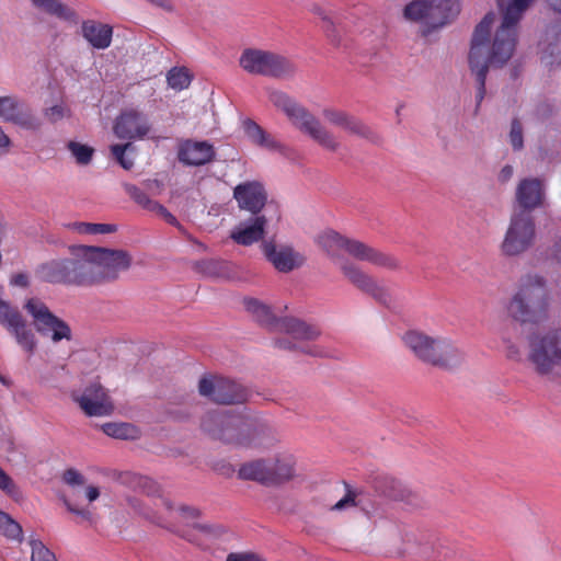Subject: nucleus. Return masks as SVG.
<instances>
[{
    "label": "nucleus",
    "instance_id": "nucleus-60",
    "mask_svg": "<svg viewBox=\"0 0 561 561\" xmlns=\"http://www.w3.org/2000/svg\"><path fill=\"white\" fill-rule=\"evenodd\" d=\"M85 496L90 502H93L100 496V491L96 486L90 485L85 490Z\"/></svg>",
    "mask_w": 561,
    "mask_h": 561
},
{
    "label": "nucleus",
    "instance_id": "nucleus-1",
    "mask_svg": "<svg viewBox=\"0 0 561 561\" xmlns=\"http://www.w3.org/2000/svg\"><path fill=\"white\" fill-rule=\"evenodd\" d=\"M501 24L495 32L493 42L490 34L495 13L489 12L476 26L469 53V65L476 75L478 90L476 94L479 106L485 95V80L490 66L502 67L512 57L517 38V25L530 2H497Z\"/></svg>",
    "mask_w": 561,
    "mask_h": 561
},
{
    "label": "nucleus",
    "instance_id": "nucleus-32",
    "mask_svg": "<svg viewBox=\"0 0 561 561\" xmlns=\"http://www.w3.org/2000/svg\"><path fill=\"white\" fill-rule=\"evenodd\" d=\"M243 129L247 137L256 146L273 151H283L284 146L272 135L266 133L259 124L248 118L243 122Z\"/></svg>",
    "mask_w": 561,
    "mask_h": 561
},
{
    "label": "nucleus",
    "instance_id": "nucleus-2",
    "mask_svg": "<svg viewBox=\"0 0 561 561\" xmlns=\"http://www.w3.org/2000/svg\"><path fill=\"white\" fill-rule=\"evenodd\" d=\"M202 428L214 438L244 447L262 445L263 428L245 415L224 411H210L202 420Z\"/></svg>",
    "mask_w": 561,
    "mask_h": 561
},
{
    "label": "nucleus",
    "instance_id": "nucleus-42",
    "mask_svg": "<svg viewBox=\"0 0 561 561\" xmlns=\"http://www.w3.org/2000/svg\"><path fill=\"white\" fill-rule=\"evenodd\" d=\"M274 343H275V346L280 350H286V351L299 350L300 352L312 355V356H319V357L325 356V353L322 350H320L318 346L298 347L296 343L289 341L287 337L277 339V340H275Z\"/></svg>",
    "mask_w": 561,
    "mask_h": 561
},
{
    "label": "nucleus",
    "instance_id": "nucleus-21",
    "mask_svg": "<svg viewBox=\"0 0 561 561\" xmlns=\"http://www.w3.org/2000/svg\"><path fill=\"white\" fill-rule=\"evenodd\" d=\"M233 198L240 209L260 216L259 214L266 204L267 193L260 182L249 181L240 183L233 188Z\"/></svg>",
    "mask_w": 561,
    "mask_h": 561
},
{
    "label": "nucleus",
    "instance_id": "nucleus-3",
    "mask_svg": "<svg viewBox=\"0 0 561 561\" xmlns=\"http://www.w3.org/2000/svg\"><path fill=\"white\" fill-rule=\"evenodd\" d=\"M546 282L538 275H526L519 280L516 293L507 305L511 318L520 323L537 324L548 316Z\"/></svg>",
    "mask_w": 561,
    "mask_h": 561
},
{
    "label": "nucleus",
    "instance_id": "nucleus-24",
    "mask_svg": "<svg viewBox=\"0 0 561 561\" xmlns=\"http://www.w3.org/2000/svg\"><path fill=\"white\" fill-rule=\"evenodd\" d=\"M262 250L265 257L282 273H289L300 267L305 262V257L291 247L284 245L277 248L273 242H264Z\"/></svg>",
    "mask_w": 561,
    "mask_h": 561
},
{
    "label": "nucleus",
    "instance_id": "nucleus-6",
    "mask_svg": "<svg viewBox=\"0 0 561 561\" xmlns=\"http://www.w3.org/2000/svg\"><path fill=\"white\" fill-rule=\"evenodd\" d=\"M268 100L275 107L285 113L297 129L308 135L319 146L332 152L340 148V142L334 135L329 131L313 114L294 101L285 92L277 90L270 91Z\"/></svg>",
    "mask_w": 561,
    "mask_h": 561
},
{
    "label": "nucleus",
    "instance_id": "nucleus-55",
    "mask_svg": "<svg viewBox=\"0 0 561 561\" xmlns=\"http://www.w3.org/2000/svg\"><path fill=\"white\" fill-rule=\"evenodd\" d=\"M65 504L71 513H75L79 516H81L83 519L88 520L89 523H92V514L83 508H78L73 504H71L68 500H65Z\"/></svg>",
    "mask_w": 561,
    "mask_h": 561
},
{
    "label": "nucleus",
    "instance_id": "nucleus-9",
    "mask_svg": "<svg viewBox=\"0 0 561 561\" xmlns=\"http://www.w3.org/2000/svg\"><path fill=\"white\" fill-rule=\"evenodd\" d=\"M527 359L539 376H550L561 368V328L531 336Z\"/></svg>",
    "mask_w": 561,
    "mask_h": 561
},
{
    "label": "nucleus",
    "instance_id": "nucleus-61",
    "mask_svg": "<svg viewBox=\"0 0 561 561\" xmlns=\"http://www.w3.org/2000/svg\"><path fill=\"white\" fill-rule=\"evenodd\" d=\"M12 522L13 519L8 514L0 511V533L9 523Z\"/></svg>",
    "mask_w": 561,
    "mask_h": 561
},
{
    "label": "nucleus",
    "instance_id": "nucleus-34",
    "mask_svg": "<svg viewBox=\"0 0 561 561\" xmlns=\"http://www.w3.org/2000/svg\"><path fill=\"white\" fill-rule=\"evenodd\" d=\"M310 10L321 20V27L325 32L330 42L333 45L339 46L341 43V37L336 32L335 24L340 22V15L320 3H313Z\"/></svg>",
    "mask_w": 561,
    "mask_h": 561
},
{
    "label": "nucleus",
    "instance_id": "nucleus-50",
    "mask_svg": "<svg viewBox=\"0 0 561 561\" xmlns=\"http://www.w3.org/2000/svg\"><path fill=\"white\" fill-rule=\"evenodd\" d=\"M0 489L8 495L14 497L19 494V490L9 474L0 468Z\"/></svg>",
    "mask_w": 561,
    "mask_h": 561
},
{
    "label": "nucleus",
    "instance_id": "nucleus-46",
    "mask_svg": "<svg viewBox=\"0 0 561 561\" xmlns=\"http://www.w3.org/2000/svg\"><path fill=\"white\" fill-rule=\"evenodd\" d=\"M32 561H56L55 554L39 540H32Z\"/></svg>",
    "mask_w": 561,
    "mask_h": 561
},
{
    "label": "nucleus",
    "instance_id": "nucleus-63",
    "mask_svg": "<svg viewBox=\"0 0 561 561\" xmlns=\"http://www.w3.org/2000/svg\"><path fill=\"white\" fill-rule=\"evenodd\" d=\"M187 540L191 541V542L196 543L198 547H201L204 550L208 549V545H206L205 542L198 540L195 536L194 537H188Z\"/></svg>",
    "mask_w": 561,
    "mask_h": 561
},
{
    "label": "nucleus",
    "instance_id": "nucleus-18",
    "mask_svg": "<svg viewBox=\"0 0 561 561\" xmlns=\"http://www.w3.org/2000/svg\"><path fill=\"white\" fill-rule=\"evenodd\" d=\"M114 134L121 139L138 140L147 137L151 124L146 114L135 108L123 111L116 118Z\"/></svg>",
    "mask_w": 561,
    "mask_h": 561
},
{
    "label": "nucleus",
    "instance_id": "nucleus-27",
    "mask_svg": "<svg viewBox=\"0 0 561 561\" xmlns=\"http://www.w3.org/2000/svg\"><path fill=\"white\" fill-rule=\"evenodd\" d=\"M324 119L333 126L340 127L350 134L373 138V130L357 117L340 110L324 108L322 112Z\"/></svg>",
    "mask_w": 561,
    "mask_h": 561
},
{
    "label": "nucleus",
    "instance_id": "nucleus-49",
    "mask_svg": "<svg viewBox=\"0 0 561 561\" xmlns=\"http://www.w3.org/2000/svg\"><path fill=\"white\" fill-rule=\"evenodd\" d=\"M69 110L61 104H56L45 110L44 115L50 123H56L67 116Z\"/></svg>",
    "mask_w": 561,
    "mask_h": 561
},
{
    "label": "nucleus",
    "instance_id": "nucleus-45",
    "mask_svg": "<svg viewBox=\"0 0 561 561\" xmlns=\"http://www.w3.org/2000/svg\"><path fill=\"white\" fill-rule=\"evenodd\" d=\"M508 137L510 142L515 151H519L524 148L523 125L517 117L513 118L511 123Z\"/></svg>",
    "mask_w": 561,
    "mask_h": 561
},
{
    "label": "nucleus",
    "instance_id": "nucleus-48",
    "mask_svg": "<svg viewBox=\"0 0 561 561\" xmlns=\"http://www.w3.org/2000/svg\"><path fill=\"white\" fill-rule=\"evenodd\" d=\"M225 265H226L225 262L216 261V260L203 261L201 263L203 272L205 274H207L208 276H213V277H220L222 275L221 270L224 268Z\"/></svg>",
    "mask_w": 561,
    "mask_h": 561
},
{
    "label": "nucleus",
    "instance_id": "nucleus-58",
    "mask_svg": "<svg viewBox=\"0 0 561 561\" xmlns=\"http://www.w3.org/2000/svg\"><path fill=\"white\" fill-rule=\"evenodd\" d=\"M513 173H514V170H513L512 165H510V164L504 165L499 173V181L501 183H506L507 181L511 180V178L513 176Z\"/></svg>",
    "mask_w": 561,
    "mask_h": 561
},
{
    "label": "nucleus",
    "instance_id": "nucleus-38",
    "mask_svg": "<svg viewBox=\"0 0 561 561\" xmlns=\"http://www.w3.org/2000/svg\"><path fill=\"white\" fill-rule=\"evenodd\" d=\"M69 228L80 234H106L116 231V226L112 224L73 222Z\"/></svg>",
    "mask_w": 561,
    "mask_h": 561
},
{
    "label": "nucleus",
    "instance_id": "nucleus-43",
    "mask_svg": "<svg viewBox=\"0 0 561 561\" xmlns=\"http://www.w3.org/2000/svg\"><path fill=\"white\" fill-rule=\"evenodd\" d=\"M346 489V494L331 507L332 511H343L348 507L362 505V494L351 490L347 484Z\"/></svg>",
    "mask_w": 561,
    "mask_h": 561
},
{
    "label": "nucleus",
    "instance_id": "nucleus-20",
    "mask_svg": "<svg viewBox=\"0 0 561 561\" xmlns=\"http://www.w3.org/2000/svg\"><path fill=\"white\" fill-rule=\"evenodd\" d=\"M73 399L89 416H104L113 411V404L100 383H91L82 394L73 396Z\"/></svg>",
    "mask_w": 561,
    "mask_h": 561
},
{
    "label": "nucleus",
    "instance_id": "nucleus-47",
    "mask_svg": "<svg viewBox=\"0 0 561 561\" xmlns=\"http://www.w3.org/2000/svg\"><path fill=\"white\" fill-rule=\"evenodd\" d=\"M226 561H266V559L257 552L251 550L230 552Z\"/></svg>",
    "mask_w": 561,
    "mask_h": 561
},
{
    "label": "nucleus",
    "instance_id": "nucleus-54",
    "mask_svg": "<svg viewBox=\"0 0 561 561\" xmlns=\"http://www.w3.org/2000/svg\"><path fill=\"white\" fill-rule=\"evenodd\" d=\"M194 529L207 536H219L222 533L221 527L206 524H195Z\"/></svg>",
    "mask_w": 561,
    "mask_h": 561
},
{
    "label": "nucleus",
    "instance_id": "nucleus-44",
    "mask_svg": "<svg viewBox=\"0 0 561 561\" xmlns=\"http://www.w3.org/2000/svg\"><path fill=\"white\" fill-rule=\"evenodd\" d=\"M133 148L134 147L130 142L124 145H113L111 147L113 157L125 170H130L134 167V161L126 157V151Z\"/></svg>",
    "mask_w": 561,
    "mask_h": 561
},
{
    "label": "nucleus",
    "instance_id": "nucleus-51",
    "mask_svg": "<svg viewBox=\"0 0 561 561\" xmlns=\"http://www.w3.org/2000/svg\"><path fill=\"white\" fill-rule=\"evenodd\" d=\"M150 211L158 214L161 216L168 224L178 227L179 229H182V226L178 221L174 215H172L163 205L156 202L153 207L150 209Z\"/></svg>",
    "mask_w": 561,
    "mask_h": 561
},
{
    "label": "nucleus",
    "instance_id": "nucleus-25",
    "mask_svg": "<svg viewBox=\"0 0 561 561\" xmlns=\"http://www.w3.org/2000/svg\"><path fill=\"white\" fill-rule=\"evenodd\" d=\"M344 276L359 290L370 295L376 300L386 304L389 300L387 290L380 287L368 274L353 263L343 262L340 265Z\"/></svg>",
    "mask_w": 561,
    "mask_h": 561
},
{
    "label": "nucleus",
    "instance_id": "nucleus-62",
    "mask_svg": "<svg viewBox=\"0 0 561 561\" xmlns=\"http://www.w3.org/2000/svg\"><path fill=\"white\" fill-rule=\"evenodd\" d=\"M554 256L561 263V239L554 244Z\"/></svg>",
    "mask_w": 561,
    "mask_h": 561
},
{
    "label": "nucleus",
    "instance_id": "nucleus-37",
    "mask_svg": "<svg viewBox=\"0 0 561 561\" xmlns=\"http://www.w3.org/2000/svg\"><path fill=\"white\" fill-rule=\"evenodd\" d=\"M42 12L56 15L59 19L76 22V13L64 2H34Z\"/></svg>",
    "mask_w": 561,
    "mask_h": 561
},
{
    "label": "nucleus",
    "instance_id": "nucleus-15",
    "mask_svg": "<svg viewBox=\"0 0 561 561\" xmlns=\"http://www.w3.org/2000/svg\"><path fill=\"white\" fill-rule=\"evenodd\" d=\"M0 324L11 333L16 343L30 355L36 350V339L32 329L16 307L0 299Z\"/></svg>",
    "mask_w": 561,
    "mask_h": 561
},
{
    "label": "nucleus",
    "instance_id": "nucleus-35",
    "mask_svg": "<svg viewBox=\"0 0 561 561\" xmlns=\"http://www.w3.org/2000/svg\"><path fill=\"white\" fill-rule=\"evenodd\" d=\"M375 489L383 496L394 501H408L411 492L396 478L379 477L375 482Z\"/></svg>",
    "mask_w": 561,
    "mask_h": 561
},
{
    "label": "nucleus",
    "instance_id": "nucleus-22",
    "mask_svg": "<svg viewBox=\"0 0 561 561\" xmlns=\"http://www.w3.org/2000/svg\"><path fill=\"white\" fill-rule=\"evenodd\" d=\"M70 257H57L38 264L35 277L43 283L71 286Z\"/></svg>",
    "mask_w": 561,
    "mask_h": 561
},
{
    "label": "nucleus",
    "instance_id": "nucleus-8",
    "mask_svg": "<svg viewBox=\"0 0 561 561\" xmlns=\"http://www.w3.org/2000/svg\"><path fill=\"white\" fill-rule=\"evenodd\" d=\"M243 305L245 310L261 325L273 328L276 331L286 333L297 341H313L320 335V330L312 324L296 318L277 319L270 306L263 304L256 298H244Z\"/></svg>",
    "mask_w": 561,
    "mask_h": 561
},
{
    "label": "nucleus",
    "instance_id": "nucleus-19",
    "mask_svg": "<svg viewBox=\"0 0 561 561\" xmlns=\"http://www.w3.org/2000/svg\"><path fill=\"white\" fill-rule=\"evenodd\" d=\"M0 118L27 130L41 127V122L28 106L14 96H0Z\"/></svg>",
    "mask_w": 561,
    "mask_h": 561
},
{
    "label": "nucleus",
    "instance_id": "nucleus-53",
    "mask_svg": "<svg viewBox=\"0 0 561 561\" xmlns=\"http://www.w3.org/2000/svg\"><path fill=\"white\" fill-rule=\"evenodd\" d=\"M0 534L12 539H19L22 534V528L13 520L12 523H9Z\"/></svg>",
    "mask_w": 561,
    "mask_h": 561
},
{
    "label": "nucleus",
    "instance_id": "nucleus-23",
    "mask_svg": "<svg viewBox=\"0 0 561 561\" xmlns=\"http://www.w3.org/2000/svg\"><path fill=\"white\" fill-rule=\"evenodd\" d=\"M215 156L214 146L206 140H183L178 150L179 161L191 167L205 165L211 162Z\"/></svg>",
    "mask_w": 561,
    "mask_h": 561
},
{
    "label": "nucleus",
    "instance_id": "nucleus-28",
    "mask_svg": "<svg viewBox=\"0 0 561 561\" xmlns=\"http://www.w3.org/2000/svg\"><path fill=\"white\" fill-rule=\"evenodd\" d=\"M267 219L265 216H255L251 222L239 224L230 233V238L240 245H252L263 239Z\"/></svg>",
    "mask_w": 561,
    "mask_h": 561
},
{
    "label": "nucleus",
    "instance_id": "nucleus-17",
    "mask_svg": "<svg viewBox=\"0 0 561 561\" xmlns=\"http://www.w3.org/2000/svg\"><path fill=\"white\" fill-rule=\"evenodd\" d=\"M101 283L115 280L119 273L127 271L131 265V256L125 250H114L92 247Z\"/></svg>",
    "mask_w": 561,
    "mask_h": 561
},
{
    "label": "nucleus",
    "instance_id": "nucleus-4",
    "mask_svg": "<svg viewBox=\"0 0 561 561\" xmlns=\"http://www.w3.org/2000/svg\"><path fill=\"white\" fill-rule=\"evenodd\" d=\"M402 341L420 360L442 369H454L465 359L462 351L447 337H433L411 330L402 336Z\"/></svg>",
    "mask_w": 561,
    "mask_h": 561
},
{
    "label": "nucleus",
    "instance_id": "nucleus-40",
    "mask_svg": "<svg viewBox=\"0 0 561 561\" xmlns=\"http://www.w3.org/2000/svg\"><path fill=\"white\" fill-rule=\"evenodd\" d=\"M123 187L125 192L128 194V196L140 207L144 209H147L150 211V209L156 204V201H152L149 198V196L140 190L138 186L130 184V183H124Z\"/></svg>",
    "mask_w": 561,
    "mask_h": 561
},
{
    "label": "nucleus",
    "instance_id": "nucleus-31",
    "mask_svg": "<svg viewBox=\"0 0 561 561\" xmlns=\"http://www.w3.org/2000/svg\"><path fill=\"white\" fill-rule=\"evenodd\" d=\"M270 459H255L240 466L238 478L270 486Z\"/></svg>",
    "mask_w": 561,
    "mask_h": 561
},
{
    "label": "nucleus",
    "instance_id": "nucleus-10",
    "mask_svg": "<svg viewBox=\"0 0 561 561\" xmlns=\"http://www.w3.org/2000/svg\"><path fill=\"white\" fill-rule=\"evenodd\" d=\"M239 65L248 73L274 78L290 76L296 70L288 58L256 48H245L240 55Z\"/></svg>",
    "mask_w": 561,
    "mask_h": 561
},
{
    "label": "nucleus",
    "instance_id": "nucleus-16",
    "mask_svg": "<svg viewBox=\"0 0 561 561\" xmlns=\"http://www.w3.org/2000/svg\"><path fill=\"white\" fill-rule=\"evenodd\" d=\"M71 261V286L90 287L102 284L96 266L92 245H80L75 249Z\"/></svg>",
    "mask_w": 561,
    "mask_h": 561
},
{
    "label": "nucleus",
    "instance_id": "nucleus-5",
    "mask_svg": "<svg viewBox=\"0 0 561 561\" xmlns=\"http://www.w3.org/2000/svg\"><path fill=\"white\" fill-rule=\"evenodd\" d=\"M402 341L420 360L442 369H454L465 359L462 351L447 337H433L411 330L402 336Z\"/></svg>",
    "mask_w": 561,
    "mask_h": 561
},
{
    "label": "nucleus",
    "instance_id": "nucleus-30",
    "mask_svg": "<svg viewBox=\"0 0 561 561\" xmlns=\"http://www.w3.org/2000/svg\"><path fill=\"white\" fill-rule=\"evenodd\" d=\"M295 459L291 455H282L270 459V486L280 485L295 477Z\"/></svg>",
    "mask_w": 561,
    "mask_h": 561
},
{
    "label": "nucleus",
    "instance_id": "nucleus-33",
    "mask_svg": "<svg viewBox=\"0 0 561 561\" xmlns=\"http://www.w3.org/2000/svg\"><path fill=\"white\" fill-rule=\"evenodd\" d=\"M243 129L247 137L256 146L273 151H283L284 146L272 135L266 133L259 124L248 118L243 122Z\"/></svg>",
    "mask_w": 561,
    "mask_h": 561
},
{
    "label": "nucleus",
    "instance_id": "nucleus-39",
    "mask_svg": "<svg viewBox=\"0 0 561 561\" xmlns=\"http://www.w3.org/2000/svg\"><path fill=\"white\" fill-rule=\"evenodd\" d=\"M191 76L185 68H172L167 75L168 84L174 90H183L188 88Z\"/></svg>",
    "mask_w": 561,
    "mask_h": 561
},
{
    "label": "nucleus",
    "instance_id": "nucleus-56",
    "mask_svg": "<svg viewBox=\"0 0 561 561\" xmlns=\"http://www.w3.org/2000/svg\"><path fill=\"white\" fill-rule=\"evenodd\" d=\"M11 284L14 285V286L23 287V288L28 287L30 286V279H28L27 274H25V273H18V274L13 275V277L11 279Z\"/></svg>",
    "mask_w": 561,
    "mask_h": 561
},
{
    "label": "nucleus",
    "instance_id": "nucleus-11",
    "mask_svg": "<svg viewBox=\"0 0 561 561\" xmlns=\"http://www.w3.org/2000/svg\"><path fill=\"white\" fill-rule=\"evenodd\" d=\"M535 239L536 225L533 215L525 210H514L501 243V251L506 256H517L529 250Z\"/></svg>",
    "mask_w": 561,
    "mask_h": 561
},
{
    "label": "nucleus",
    "instance_id": "nucleus-57",
    "mask_svg": "<svg viewBox=\"0 0 561 561\" xmlns=\"http://www.w3.org/2000/svg\"><path fill=\"white\" fill-rule=\"evenodd\" d=\"M546 36L547 39L556 38L558 42H561V25H550L546 31Z\"/></svg>",
    "mask_w": 561,
    "mask_h": 561
},
{
    "label": "nucleus",
    "instance_id": "nucleus-26",
    "mask_svg": "<svg viewBox=\"0 0 561 561\" xmlns=\"http://www.w3.org/2000/svg\"><path fill=\"white\" fill-rule=\"evenodd\" d=\"M515 198L519 207L518 210L531 214L534 209L543 205L545 188L542 181L533 178L523 179L516 187Z\"/></svg>",
    "mask_w": 561,
    "mask_h": 561
},
{
    "label": "nucleus",
    "instance_id": "nucleus-59",
    "mask_svg": "<svg viewBox=\"0 0 561 561\" xmlns=\"http://www.w3.org/2000/svg\"><path fill=\"white\" fill-rule=\"evenodd\" d=\"M181 511V514L185 517V518H197L199 516V512L198 510L194 508V507H187V506H182L180 508Z\"/></svg>",
    "mask_w": 561,
    "mask_h": 561
},
{
    "label": "nucleus",
    "instance_id": "nucleus-29",
    "mask_svg": "<svg viewBox=\"0 0 561 561\" xmlns=\"http://www.w3.org/2000/svg\"><path fill=\"white\" fill-rule=\"evenodd\" d=\"M82 36L95 49L110 47L113 37V27L95 20L82 22Z\"/></svg>",
    "mask_w": 561,
    "mask_h": 561
},
{
    "label": "nucleus",
    "instance_id": "nucleus-36",
    "mask_svg": "<svg viewBox=\"0 0 561 561\" xmlns=\"http://www.w3.org/2000/svg\"><path fill=\"white\" fill-rule=\"evenodd\" d=\"M103 432L117 439H136L139 437V430L130 423L108 422L102 425Z\"/></svg>",
    "mask_w": 561,
    "mask_h": 561
},
{
    "label": "nucleus",
    "instance_id": "nucleus-13",
    "mask_svg": "<svg viewBox=\"0 0 561 561\" xmlns=\"http://www.w3.org/2000/svg\"><path fill=\"white\" fill-rule=\"evenodd\" d=\"M198 392L218 404H242L249 396L241 383L217 375L202 377L198 381Z\"/></svg>",
    "mask_w": 561,
    "mask_h": 561
},
{
    "label": "nucleus",
    "instance_id": "nucleus-64",
    "mask_svg": "<svg viewBox=\"0 0 561 561\" xmlns=\"http://www.w3.org/2000/svg\"><path fill=\"white\" fill-rule=\"evenodd\" d=\"M145 185L147 188H151L153 185H156L158 188L162 186L158 180H148L145 182Z\"/></svg>",
    "mask_w": 561,
    "mask_h": 561
},
{
    "label": "nucleus",
    "instance_id": "nucleus-14",
    "mask_svg": "<svg viewBox=\"0 0 561 561\" xmlns=\"http://www.w3.org/2000/svg\"><path fill=\"white\" fill-rule=\"evenodd\" d=\"M25 309L33 318L36 331L57 343L61 340H71V329L62 319L55 316L49 308L38 298H31L25 304Z\"/></svg>",
    "mask_w": 561,
    "mask_h": 561
},
{
    "label": "nucleus",
    "instance_id": "nucleus-7",
    "mask_svg": "<svg viewBox=\"0 0 561 561\" xmlns=\"http://www.w3.org/2000/svg\"><path fill=\"white\" fill-rule=\"evenodd\" d=\"M318 244L332 257L337 256L340 251L344 250L353 257L376 266L389 270L399 266L397 259L392 255L371 248L362 241L345 238L333 230L321 233L318 237Z\"/></svg>",
    "mask_w": 561,
    "mask_h": 561
},
{
    "label": "nucleus",
    "instance_id": "nucleus-12",
    "mask_svg": "<svg viewBox=\"0 0 561 561\" xmlns=\"http://www.w3.org/2000/svg\"><path fill=\"white\" fill-rule=\"evenodd\" d=\"M460 2H409L403 11L407 20L434 30L454 20L460 12Z\"/></svg>",
    "mask_w": 561,
    "mask_h": 561
},
{
    "label": "nucleus",
    "instance_id": "nucleus-41",
    "mask_svg": "<svg viewBox=\"0 0 561 561\" xmlns=\"http://www.w3.org/2000/svg\"><path fill=\"white\" fill-rule=\"evenodd\" d=\"M67 148L75 157L77 163L85 165L91 162L94 153V149L92 147L77 141H69L67 144Z\"/></svg>",
    "mask_w": 561,
    "mask_h": 561
},
{
    "label": "nucleus",
    "instance_id": "nucleus-52",
    "mask_svg": "<svg viewBox=\"0 0 561 561\" xmlns=\"http://www.w3.org/2000/svg\"><path fill=\"white\" fill-rule=\"evenodd\" d=\"M64 481L69 485H80L84 483L83 476L76 469H67L62 474Z\"/></svg>",
    "mask_w": 561,
    "mask_h": 561
}]
</instances>
